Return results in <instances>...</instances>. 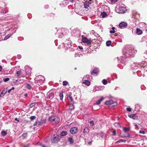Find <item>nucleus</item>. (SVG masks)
I'll use <instances>...</instances> for the list:
<instances>
[{
    "label": "nucleus",
    "mask_w": 147,
    "mask_h": 147,
    "mask_svg": "<svg viewBox=\"0 0 147 147\" xmlns=\"http://www.w3.org/2000/svg\"><path fill=\"white\" fill-rule=\"evenodd\" d=\"M137 52L136 50L134 49L131 48L127 50H123V54L125 58H130L134 57Z\"/></svg>",
    "instance_id": "1"
},
{
    "label": "nucleus",
    "mask_w": 147,
    "mask_h": 147,
    "mask_svg": "<svg viewBox=\"0 0 147 147\" xmlns=\"http://www.w3.org/2000/svg\"><path fill=\"white\" fill-rule=\"evenodd\" d=\"M45 80L44 77L41 75H39L36 78V80L35 82L36 84V86L40 85L41 84L43 83Z\"/></svg>",
    "instance_id": "2"
},
{
    "label": "nucleus",
    "mask_w": 147,
    "mask_h": 147,
    "mask_svg": "<svg viewBox=\"0 0 147 147\" xmlns=\"http://www.w3.org/2000/svg\"><path fill=\"white\" fill-rule=\"evenodd\" d=\"M49 120L53 123H57L59 121V119L58 117L53 116L49 118Z\"/></svg>",
    "instance_id": "3"
},
{
    "label": "nucleus",
    "mask_w": 147,
    "mask_h": 147,
    "mask_svg": "<svg viewBox=\"0 0 147 147\" xmlns=\"http://www.w3.org/2000/svg\"><path fill=\"white\" fill-rule=\"evenodd\" d=\"M125 8L124 7L120 6L118 8L117 7L115 9V11L119 13H122L125 12Z\"/></svg>",
    "instance_id": "4"
},
{
    "label": "nucleus",
    "mask_w": 147,
    "mask_h": 147,
    "mask_svg": "<svg viewBox=\"0 0 147 147\" xmlns=\"http://www.w3.org/2000/svg\"><path fill=\"white\" fill-rule=\"evenodd\" d=\"M140 67L141 65H140V64L134 63L131 65L130 69L131 70H135L137 69L138 67Z\"/></svg>",
    "instance_id": "5"
},
{
    "label": "nucleus",
    "mask_w": 147,
    "mask_h": 147,
    "mask_svg": "<svg viewBox=\"0 0 147 147\" xmlns=\"http://www.w3.org/2000/svg\"><path fill=\"white\" fill-rule=\"evenodd\" d=\"M45 123V119H43L41 120L40 121H36L34 123V126L38 127L40 125L43 124Z\"/></svg>",
    "instance_id": "6"
},
{
    "label": "nucleus",
    "mask_w": 147,
    "mask_h": 147,
    "mask_svg": "<svg viewBox=\"0 0 147 147\" xmlns=\"http://www.w3.org/2000/svg\"><path fill=\"white\" fill-rule=\"evenodd\" d=\"M82 41L84 43H86L88 45H91L92 42V40H91L90 39H88L87 37H85L82 38Z\"/></svg>",
    "instance_id": "7"
},
{
    "label": "nucleus",
    "mask_w": 147,
    "mask_h": 147,
    "mask_svg": "<svg viewBox=\"0 0 147 147\" xmlns=\"http://www.w3.org/2000/svg\"><path fill=\"white\" fill-rule=\"evenodd\" d=\"M92 3V0H88L86 1L84 3V8L87 9L88 8V7H90L91 6Z\"/></svg>",
    "instance_id": "8"
},
{
    "label": "nucleus",
    "mask_w": 147,
    "mask_h": 147,
    "mask_svg": "<svg viewBox=\"0 0 147 147\" xmlns=\"http://www.w3.org/2000/svg\"><path fill=\"white\" fill-rule=\"evenodd\" d=\"M18 76H22V77H25L26 74L24 73V71L20 70L17 71L16 72Z\"/></svg>",
    "instance_id": "9"
},
{
    "label": "nucleus",
    "mask_w": 147,
    "mask_h": 147,
    "mask_svg": "<svg viewBox=\"0 0 147 147\" xmlns=\"http://www.w3.org/2000/svg\"><path fill=\"white\" fill-rule=\"evenodd\" d=\"M54 96V94L53 93L51 92V91L48 92L47 94V98L50 99H52Z\"/></svg>",
    "instance_id": "10"
},
{
    "label": "nucleus",
    "mask_w": 147,
    "mask_h": 147,
    "mask_svg": "<svg viewBox=\"0 0 147 147\" xmlns=\"http://www.w3.org/2000/svg\"><path fill=\"white\" fill-rule=\"evenodd\" d=\"M25 74L26 75H29L31 73V69L28 66H26L25 67Z\"/></svg>",
    "instance_id": "11"
},
{
    "label": "nucleus",
    "mask_w": 147,
    "mask_h": 147,
    "mask_svg": "<svg viewBox=\"0 0 147 147\" xmlns=\"http://www.w3.org/2000/svg\"><path fill=\"white\" fill-rule=\"evenodd\" d=\"M78 131V128L75 127L71 128L70 129V132L72 134H75L77 133Z\"/></svg>",
    "instance_id": "12"
},
{
    "label": "nucleus",
    "mask_w": 147,
    "mask_h": 147,
    "mask_svg": "<svg viewBox=\"0 0 147 147\" xmlns=\"http://www.w3.org/2000/svg\"><path fill=\"white\" fill-rule=\"evenodd\" d=\"M127 25V24L126 22H122L119 24V26L121 28H125Z\"/></svg>",
    "instance_id": "13"
},
{
    "label": "nucleus",
    "mask_w": 147,
    "mask_h": 147,
    "mask_svg": "<svg viewBox=\"0 0 147 147\" xmlns=\"http://www.w3.org/2000/svg\"><path fill=\"white\" fill-rule=\"evenodd\" d=\"M133 15L132 17L133 18L137 19L140 17V14L136 11H134L133 12Z\"/></svg>",
    "instance_id": "14"
},
{
    "label": "nucleus",
    "mask_w": 147,
    "mask_h": 147,
    "mask_svg": "<svg viewBox=\"0 0 147 147\" xmlns=\"http://www.w3.org/2000/svg\"><path fill=\"white\" fill-rule=\"evenodd\" d=\"M140 65H141L140 67L142 68V67L143 68H145L147 67V63L146 61H142V63L140 64Z\"/></svg>",
    "instance_id": "15"
},
{
    "label": "nucleus",
    "mask_w": 147,
    "mask_h": 147,
    "mask_svg": "<svg viewBox=\"0 0 147 147\" xmlns=\"http://www.w3.org/2000/svg\"><path fill=\"white\" fill-rule=\"evenodd\" d=\"M59 141V138L58 137L54 136L53 139L51 140V141L52 143H55Z\"/></svg>",
    "instance_id": "16"
},
{
    "label": "nucleus",
    "mask_w": 147,
    "mask_h": 147,
    "mask_svg": "<svg viewBox=\"0 0 147 147\" xmlns=\"http://www.w3.org/2000/svg\"><path fill=\"white\" fill-rule=\"evenodd\" d=\"M63 44H64V47L66 49L70 48L71 46V42H69L68 44H67L65 42Z\"/></svg>",
    "instance_id": "17"
},
{
    "label": "nucleus",
    "mask_w": 147,
    "mask_h": 147,
    "mask_svg": "<svg viewBox=\"0 0 147 147\" xmlns=\"http://www.w3.org/2000/svg\"><path fill=\"white\" fill-rule=\"evenodd\" d=\"M7 88H6V89H4V90H3L1 93L0 96L1 97H2L4 95L7 93Z\"/></svg>",
    "instance_id": "18"
},
{
    "label": "nucleus",
    "mask_w": 147,
    "mask_h": 147,
    "mask_svg": "<svg viewBox=\"0 0 147 147\" xmlns=\"http://www.w3.org/2000/svg\"><path fill=\"white\" fill-rule=\"evenodd\" d=\"M113 101V100H109L106 101L105 102V104L107 105H111L114 103Z\"/></svg>",
    "instance_id": "19"
},
{
    "label": "nucleus",
    "mask_w": 147,
    "mask_h": 147,
    "mask_svg": "<svg viewBox=\"0 0 147 147\" xmlns=\"http://www.w3.org/2000/svg\"><path fill=\"white\" fill-rule=\"evenodd\" d=\"M141 108V106L140 105L138 104H137L135 105V111H139Z\"/></svg>",
    "instance_id": "20"
},
{
    "label": "nucleus",
    "mask_w": 147,
    "mask_h": 147,
    "mask_svg": "<svg viewBox=\"0 0 147 147\" xmlns=\"http://www.w3.org/2000/svg\"><path fill=\"white\" fill-rule=\"evenodd\" d=\"M136 33L138 35H140L142 33V31L140 28H137L136 29Z\"/></svg>",
    "instance_id": "21"
},
{
    "label": "nucleus",
    "mask_w": 147,
    "mask_h": 147,
    "mask_svg": "<svg viewBox=\"0 0 147 147\" xmlns=\"http://www.w3.org/2000/svg\"><path fill=\"white\" fill-rule=\"evenodd\" d=\"M68 140L70 144H73L74 142V141L73 138L71 137H69L68 138Z\"/></svg>",
    "instance_id": "22"
},
{
    "label": "nucleus",
    "mask_w": 147,
    "mask_h": 147,
    "mask_svg": "<svg viewBox=\"0 0 147 147\" xmlns=\"http://www.w3.org/2000/svg\"><path fill=\"white\" fill-rule=\"evenodd\" d=\"M83 83L87 86H89L90 84V82L86 80H84L83 82Z\"/></svg>",
    "instance_id": "23"
},
{
    "label": "nucleus",
    "mask_w": 147,
    "mask_h": 147,
    "mask_svg": "<svg viewBox=\"0 0 147 147\" xmlns=\"http://www.w3.org/2000/svg\"><path fill=\"white\" fill-rule=\"evenodd\" d=\"M98 72V69H94L91 72L92 75L96 74Z\"/></svg>",
    "instance_id": "24"
},
{
    "label": "nucleus",
    "mask_w": 147,
    "mask_h": 147,
    "mask_svg": "<svg viewBox=\"0 0 147 147\" xmlns=\"http://www.w3.org/2000/svg\"><path fill=\"white\" fill-rule=\"evenodd\" d=\"M129 117L133 119H136L137 118V115H136L131 114L128 115Z\"/></svg>",
    "instance_id": "25"
},
{
    "label": "nucleus",
    "mask_w": 147,
    "mask_h": 147,
    "mask_svg": "<svg viewBox=\"0 0 147 147\" xmlns=\"http://www.w3.org/2000/svg\"><path fill=\"white\" fill-rule=\"evenodd\" d=\"M61 30H62L61 29H59V30H57L58 34H59L58 35V37H59L60 38H61L64 35V34H63V33H59V32L61 31Z\"/></svg>",
    "instance_id": "26"
},
{
    "label": "nucleus",
    "mask_w": 147,
    "mask_h": 147,
    "mask_svg": "<svg viewBox=\"0 0 147 147\" xmlns=\"http://www.w3.org/2000/svg\"><path fill=\"white\" fill-rule=\"evenodd\" d=\"M12 34H9L6 36L4 38V40H6L9 38L11 36Z\"/></svg>",
    "instance_id": "27"
},
{
    "label": "nucleus",
    "mask_w": 147,
    "mask_h": 147,
    "mask_svg": "<svg viewBox=\"0 0 147 147\" xmlns=\"http://www.w3.org/2000/svg\"><path fill=\"white\" fill-rule=\"evenodd\" d=\"M104 99V98L102 97L101 98L96 102V104L97 105H99L100 104V102L102 101Z\"/></svg>",
    "instance_id": "28"
},
{
    "label": "nucleus",
    "mask_w": 147,
    "mask_h": 147,
    "mask_svg": "<svg viewBox=\"0 0 147 147\" xmlns=\"http://www.w3.org/2000/svg\"><path fill=\"white\" fill-rule=\"evenodd\" d=\"M126 142V140H125L123 139H120L116 142V143H120V142Z\"/></svg>",
    "instance_id": "29"
},
{
    "label": "nucleus",
    "mask_w": 147,
    "mask_h": 147,
    "mask_svg": "<svg viewBox=\"0 0 147 147\" xmlns=\"http://www.w3.org/2000/svg\"><path fill=\"white\" fill-rule=\"evenodd\" d=\"M67 99H68L69 101L70 102H71L73 100V98L71 95H69L67 96Z\"/></svg>",
    "instance_id": "30"
},
{
    "label": "nucleus",
    "mask_w": 147,
    "mask_h": 147,
    "mask_svg": "<svg viewBox=\"0 0 147 147\" xmlns=\"http://www.w3.org/2000/svg\"><path fill=\"white\" fill-rule=\"evenodd\" d=\"M67 132L66 131H62L61 133V136H64L67 135Z\"/></svg>",
    "instance_id": "31"
},
{
    "label": "nucleus",
    "mask_w": 147,
    "mask_h": 147,
    "mask_svg": "<svg viewBox=\"0 0 147 147\" xmlns=\"http://www.w3.org/2000/svg\"><path fill=\"white\" fill-rule=\"evenodd\" d=\"M74 106L73 104H70L69 105V109L70 110H72L74 109Z\"/></svg>",
    "instance_id": "32"
},
{
    "label": "nucleus",
    "mask_w": 147,
    "mask_h": 147,
    "mask_svg": "<svg viewBox=\"0 0 147 147\" xmlns=\"http://www.w3.org/2000/svg\"><path fill=\"white\" fill-rule=\"evenodd\" d=\"M59 96L60 99L62 100L63 97V93L62 92H60L59 94Z\"/></svg>",
    "instance_id": "33"
},
{
    "label": "nucleus",
    "mask_w": 147,
    "mask_h": 147,
    "mask_svg": "<svg viewBox=\"0 0 147 147\" xmlns=\"http://www.w3.org/2000/svg\"><path fill=\"white\" fill-rule=\"evenodd\" d=\"M7 134L6 131H2L1 132V134L3 136H5Z\"/></svg>",
    "instance_id": "34"
},
{
    "label": "nucleus",
    "mask_w": 147,
    "mask_h": 147,
    "mask_svg": "<svg viewBox=\"0 0 147 147\" xmlns=\"http://www.w3.org/2000/svg\"><path fill=\"white\" fill-rule=\"evenodd\" d=\"M90 78V76L88 75H86L84 76L83 78V80H86L87 79H88L89 78Z\"/></svg>",
    "instance_id": "35"
},
{
    "label": "nucleus",
    "mask_w": 147,
    "mask_h": 147,
    "mask_svg": "<svg viewBox=\"0 0 147 147\" xmlns=\"http://www.w3.org/2000/svg\"><path fill=\"white\" fill-rule=\"evenodd\" d=\"M89 131V129L87 128H86L84 129L83 133H87Z\"/></svg>",
    "instance_id": "36"
},
{
    "label": "nucleus",
    "mask_w": 147,
    "mask_h": 147,
    "mask_svg": "<svg viewBox=\"0 0 147 147\" xmlns=\"http://www.w3.org/2000/svg\"><path fill=\"white\" fill-rule=\"evenodd\" d=\"M111 43V41H107L106 43V45L107 46H109L110 45Z\"/></svg>",
    "instance_id": "37"
},
{
    "label": "nucleus",
    "mask_w": 147,
    "mask_h": 147,
    "mask_svg": "<svg viewBox=\"0 0 147 147\" xmlns=\"http://www.w3.org/2000/svg\"><path fill=\"white\" fill-rule=\"evenodd\" d=\"M28 135V134L27 133H24L22 135V137L24 138H26Z\"/></svg>",
    "instance_id": "38"
},
{
    "label": "nucleus",
    "mask_w": 147,
    "mask_h": 147,
    "mask_svg": "<svg viewBox=\"0 0 147 147\" xmlns=\"http://www.w3.org/2000/svg\"><path fill=\"white\" fill-rule=\"evenodd\" d=\"M63 85L65 86L68 84V82L67 81H64L63 82Z\"/></svg>",
    "instance_id": "39"
},
{
    "label": "nucleus",
    "mask_w": 147,
    "mask_h": 147,
    "mask_svg": "<svg viewBox=\"0 0 147 147\" xmlns=\"http://www.w3.org/2000/svg\"><path fill=\"white\" fill-rule=\"evenodd\" d=\"M114 125L115 127H120V126L119 124L117 123H114Z\"/></svg>",
    "instance_id": "40"
},
{
    "label": "nucleus",
    "mask_w": 147,
    "mask_h": 147,
    "mask_svg": "<svg viewBox=\"0 0 147 147\" xmlns=\"http://www.w3.org/2000/svg\"><path fill=\"white\" fill-rule=\"evenodd\" d=\"M101 15L102 18H104L107 16V14L105 12L101 13Z\"/></svg>",
    "instance_id": "41"
},
{
    "label": "nucleus",
    "mask_w": 147,
    "mask_h": 147,
    "mask_svg": "<svg viewBox=\"0 0 147 147\" xmlns=\"http://www.w3.org/2000/svg\"><path fill=\"white\" fill-rule=\"evenodd\" d=\"M36 116H31L30 117V119L32 121L35 119H36Z\"/></svg>",
    "instance_id": "42"
},
{
    "label": "nucleus",
    "mask_w": 147,
    "mask_h": 147,
    "mask_svg": "<svg viewBox=\"0 0 147 147\" xmlns=\"http://www.w3.org/2000/svg\"><path fill=\"white\" fill-rule=\"evenodd\" d=\"M102 82L104 85H106L107 84V81L105 79H103L102 81Z\"/></svg>",
    "instance_id": "43"
},
{
    "label": "nucleus",
    "mask_w": 147,
    "mask_h": 147,
    "mask_svg": "<svg viewBox=\"0 0 147 147\" xmlns=\"http://www.w3.org/2000/svg\"><path fill=\"white\" fill-rule=\"evenodd\" d=\"M118 0H111L110 1L111 3L114 4L117 2Z\"/></svg>",
    "instance_id": "44"
},
{
    "label": "nucleus",
    "mask_w": 147,
    "mask_h": 147,
    "mask_svg": "<svg viewBox=\"0 0 147 147\" xmlns=\"http://www.w3.org/2000/svg\"><path fill=\"white\" fill-rule=\"evenodd\" d=\"M9 80V79L8 78H5L3 79V80L5 82L8 81Z\"/></svg>",
    "instance_id": "45"
},
{
    "label": "nucleus",
    "mask_w": 147,
    "mask_h": 147,
    "mask_svg": "<svg viewBox=\"0 0 147 147\" xmlns=\"http://www.w3.org/2000/svg\"><path fill=\"white\" fill-rule=\"evenodd\" d=\"M26 87L27 88H28L29 89H30L31 88L30 85L29 84H27Z\"/></svg>",
    "instance_id": "46"
},
{
    "label": "nucleus",
    "mask_w": 147,
    "mask_h": 147,
    "mask_svg": "<svg viewBox=\"0 0 147 147\" xmlns=\"http://www.w3.org/2000/svg\"><path fill=\"white\" fill-rule=\"evenodd\" d=\"M126 110L127 111L129 112H131V109L130 108H127L126 109Z\"/></svg>",
    "instance_id": "47"
},
{
    "label": "nucleus",
    "mask_w": 147,
    "mask_h": 147,
    "mask_svg": "<svg viewBox=\"0 0 147 147\" xmlns=\"http://www.w3.org/2000/svg\"><path fill=\"white\" fill-rule=\"evenodd\" d=\"M123 130L125 132H126L128 131V129L127 128L124 127L123 129Z\"/></svg>",
    "instance_id": "48"
},
{
    "label": "nucleus",
    "mask_w": 147,
    "mask_h": 147,
    "mask_svg": "<svg viewBox=\"0 0 147 147\" xmlns=\"http://www.w3.org/2000/svg\"><path fill=\"white\" fill-rule=\"evenodd\" d=\"M123 56H121V57H117V59H118V60H119V58H121V62L123 61Z\"/></svg>",
    "instance_id": "49"
},
{
    "label": "nucleus",
    "mask_w": 147,
    "mask_h": 147,
    "mask_svg": "<svg viewBox=\"0 0 147 147\" xmlns=\"http://www.w3.org/2000/svg\"><path fill=\"white\" fill-rule=\"evenodd\" d=\"M139 133L140 134H144L145 133V132L143 130H140L139 131Z\"/></svg>",
    "instance_id": "50"
},
{
    "label": "nucleus",
    "mask_w": 147,
    "mask_h": 147,
    "mask_svg": "<svg viewBox=\"0 0 147 147\" xmlns=\"http://www.w3.org/2000/svg\"><path fill=\"white\" fill-rule=\"evenodd\" d=\"M115 32V30H112L110 31V33H114Z\"/></svg>",
    "instance_id": "51"
},
{
    "label": "nucleus",
    "mask_w": 147,
    "mask_h": 147,
    "mask_svg": "<svg viewBox=\"0 0 147 147\" xmlns=\"http://www.w3.org/2000/svg\"><path fill=\"white\" fill-rule=\"evenodd\" d=\"M90 124H91V126H93L94 125V122H93V121H90Z\"/></svg>",
    "instance_id": "52"
},
{
    "label": "nucleus",
    "mask_w": 147,
    "mask_h": 147,
    "mask_svg": "<svg viewBox=\"0 0 147 147\" xmlns=\"http://www.w3.org/2000/svg\"><path fill=\"white\" fill-rule=\"evenodd\" d=\"M35 103H32L31 104H30V106L31 107H33V106H34V105H35Z\"/></svg>",
    "instance_id": "53"
},
{
    "label": "nucleus",
    "mask_w": 147,
    "mask_h": 147,
    "mask_svg": "<svg viewBox=\"0 0 147 147\" xmlns=\"http://www.w3.org/2000/svg\"><path fill=\"white\" fill-rule=\"evenodd\" d=\"M116 134V130H114L113 132V135L114 136H115Z\"/></svg>",
    "instance_id": "54"
},
{
    "label": "nucleus",
    "mask_w": 147,
    "mask_h": 147,
    "mask_svg": "<svg viewBox=\"0 0 147 147\" xmlns=\"http://www.w3.org/2000/svg\"><path fill=\"white\" fill-rule=\"evenodd\" d=\"M69 42H71V41L69 40H67L65 41V42L67 43V44H68V43Z\"/></svg>",
    "instance_id": "55"
},
{
    "label": "nucleus",
    "mask_w": 147,
    "mask_h": 147,
    "mask_svg": "<svg viewBox=\"0 0 147 147\" xmlns=\"http://www.w3.org/2000/svg\"><path fill=\"white\" fill-rule=\"evenodd\" d=\"M78 48L80 49H83L82 47L81 46H78Z\"/></svg>",
    "instance_id": "56"
},
{
    "label": "nucleus",
    "mask_w": 147,
    "mask_h": 147,
    "mask_svg": "<svg viewBox=\"0 0 147 147\" xmlns=\"http://www.w3.org/2000/svg\"><path fill=\"white\" fill-rule=\"evenodd\" d=\"M98 89H96V88H95V89H94L93 90V91L94 92H95L96 91H98Z\"/></svg>",
    "instance_id": "57"
},
{
    "label": "nucleus",
    "mask_w": 147,
    "mask_h": 147,
    "mask_svg": "<svg viewBox=\"0 0 147 147\" xmlns=\"http://www.w3.org/2000/svg\"><path fill=\"white\" fill-rule=\"evenodd\" d=\"M49 7V5H46L45 6V8H48Z\"/></svg>",
    "instance_id": "58"
},
{
    "label": "nucleus",
    "mask_w": 147,
    "mask_h": 147,
    "mask_svg": "<svg viewBox=\"0 0 147 147\" xmlns=\"http://www.w3.org/2000/svg\"><path fill=\"white\" fill-rule=\"evenodd\" d=\"M92 143V141H90L88 142V144L89 145H91Z\"/></svg>",
    "instance_id": "59"
},
{
    "label": "nucleus",
    "mask_w": 147,
    "mask_h": 147,
    "mask_svg": "<svg viewBox=\"0 0 147 147\" xmlns=\"http://www.w3.org/2000/svg\"><path fill=\"white\" fill-rule=\"evenodd\" d=\"M2 67L1 65H0V72L2 70Z\"/></svg>",
    "instance_id": "60"
},
{
    "label": "nucleus",
    "mask_w": 147,
    "mask_h": 147,
    "mask_svg": "<svg viewBox=\"0 0 147 147\" xmlns=\"http://www.w3.org/2000/svg\"><path fill=\"white\" fill-rule=\"evenodd\" d=\"M11 89H9L8 91V93H9L11 91Z\"/></svg>",
    "instance_id": "61"
},
{
    "label": "nucleus",
    "mask_w": 147,
    "mask_h": 147,
    "mask_svg": "<svg viewBox=\"0 0 147 147\" xmlns=\"http://www.w3.org/2000/svg\"><path fill=\"white\" fill-rule=\"evenodd\" d=\"M4 10H2L1 11V13H3L4 12Z\"/></svg>",
    "instance_id": "62"
},
{
    "label": "nucleus",
    "mask_w": 147,
    "mask_h": 147,
    "mask_svg": "<svg viewBox=\"0 0 147 147\" xmlns=\"http://www.w3.org/2000/svg\"><path fill=\"white\" fill-rule=\"evenodd\" d=\"M27 96H28V94L27 93H26V94H25L24 95V96L25 97Z\"/></svg>",
    "instance_id": "63"
},
{
    "label": "nucleus",
    "mask_w": 147,
    "mask_h": 147,
    "mask_svg": "<svg viewBox=\"0 0 147 147\" xmlns=\"http://www.w3.org/2000/svg\"><path fill=\"white\" fill-rule=\"evenodd\" d=\"M15 120L16 121H18L19 122V120L17 118H16L15 119Z\"/></svg>",
    "instance_id": "64"
}]
</instances>
